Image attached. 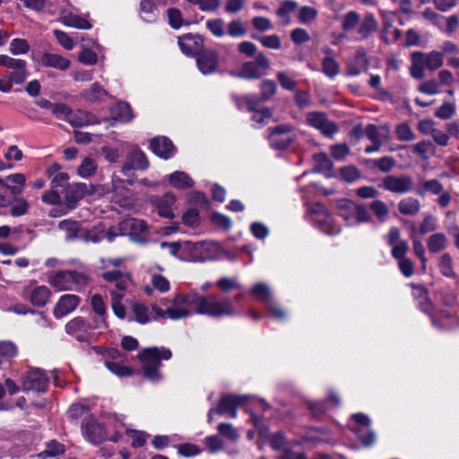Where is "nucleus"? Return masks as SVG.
Wrapping results in <instances>:
<instances>
[{
	"label": "nucleus",
	"mask_w": 459,
	"mask_h": 459,
	"mask_svg": "<svg viewBox=\"0 0 459 459\" xmlns=\"http://www.w3.org/2000/svg\"><path fill=\"white\" fill-rule=\"evenodd\" d=\"M171 357V351L165 347H151L141 351L138 359L142 363L144 377L152 383L161 380L160 360H169Z\"/></svg>",
	"instance_id": "nucleus-1"
},
{
	"label": "nucleus",
	"mask_w": 459,
	"mask_h": 459,
	"mask_svg": "<svg viewBox=\"0 0 459 459\" xmlns=\"http://www.w3.org/2000/svg\"><path fill=\"white\" fill-rule=\"evenodd\" d=\"M195 313L219 318L234 316L237 310L232 301L228 298H219L215 295L203 296L196 292V309Z\"/></svg>",
	"instance_id": "nucleus-2"
},
{
	"label": "nucleus",
	"mask_w": 459,
	"mask_h": 459,
	"mask_svg": "<svg viewBox=\"0 0 459 459\" xmlns=\"http://www.w3.org/2000/svg\"><path fill=\"white\" fill-rule=\"evenodd\" d=\"M411 65L410 68L411 75L417 80H421L425 76V69L436 71L443 66L444 57L439 51L430 52L415 51L411 54Z\"/></svg>",
	"instance_id": "nucleus-3"
},
{
	"label": "nucleus",
	"mask_w": 459,
	"mask_h": 459,
	"mask_svg": "<svg viewBox=\"0 0 459 459\" xmlns=\"http://www.w3.org/2000/svg\"><path fill=\"white\" fill-rule=\"evenodd\" d=\"M89 281V276L84 272L59 271L49 277L48 282L56 290H80Z\"/></svg>",
	"instance_id": "nucleus-4"
},
{
	"label": "nucleus",
	"mask_w": 459,
	"mask_h": 459,
	"mask_svg": "<svg viewBox=\"0 0 459 459\" xmlns=\"http://www.w3.org/2000/svg\"><path fill=\"white\" fill-rule=\"evenodd\" d=\"M196 309V292L191 291L186 294H175L171 305L167 307L169 318L171 320H180L192 316Z\"/></svg>",
	"instance_id": "nucleus-5"
},
{
	"label": "nucleus",
	"mask_w": 459,
	"mask_h": 459,
	"mask_svg": "<svg viewBox=\"0 0 459 459\" xmlns=\"http://www.w3.org/2000/svg\"><path fill=\"white\" fill-rule=\"evenodd\" d=\"M413 185V179L411 176L402 174L385 177L379 186L393 194L404 195L412 191Z\"/></svg>",
	"instance_id": "nucleus-6"
},
{
	"label": "nucleus",
	"mask_w": 459,
	"mask_h": 459,
	"mask_svg": "<svg viewBox=\"0 0 459 459\" xmlns=\"http://www.w3.org/2000/svg\"><path fill=\"white\" fill-rule=\"evenodd\" d=\"M269 67L270 62L268 58L263 53H259L255 61L246 62L242 65L237 76L248 80L259 79Z\"/></svg>",
	"instance_id": "nucleus-7"
},
{
	"label": "nucleus",
	"mask_w": 459,
	"mask_h": 459,
	"mask_svg": "<svg viewBox=\"0 0 459 459\" xmlns=\"http://www.w3.org/2000/svg\"><path fill=\"white\" fill-rule=\"evenodd\" d=\"M310 211L313 221L319 225L324 232L328 235H336L341 231L340 227L334 225L333 218L324 205L315 204L310 208Z\"/></svg>",
	"instance_id": "nucleus-8"
},
{
	"label": "nucleus",
	"mask_w": 459,
	"mask_h": 459,
	"mask_svg": "<svg viewBox=\"0 0 459 459\" xmlns=\"http://www.w3.org/2000/svg\"><path fill=\"white\" fill-rule=\"evenodd\" d=\"M307 123L317 129L326 137H333L338 131V126L329 120L324 112H309L306 117Z\"/></svg>",
	"instance_id": "nucleus-9"
},
{
	"label": "nucleus",
	"mask_w": 459,
	"mask_h": 459,
	"mask_svg": "<svg viewBox=\"0 0 459 459\" xmlns=\"http://www.w3.org/2000/svg\"><path fill=\"white\" fill-rule=\"evenodd\" d=\"M49 378L46 373L39 369L34 368L28 371L22 380L23 392H45L48 385Z\"/></svg>",
	"instance_id": "nucleus-10"
},
{
	"label": "nucleus",
	"mask_w": 459,
	"mask_h": 459,
	"mask_svg": "<svg viewBox=\"0 0 459 459\" xmlns=\"http://www.w3.org/2000/svg\"><path fill=\"white\" fill-rule=\"evenodd\" d=\"M22 298L35 307H44L50 299L51 291L45 285L33 287L30 283L25 286L21 292Z\"/></svg>",
	"instance_id": "nucleus-11"
},
{
	"label": "nucleus",
	"mask_w": 459,
	"mask_h": 459,
	"mask_svg": "<svg viewBox=\"0 0 459 459\" xmlns=\"http://www.w3.org/2000/svg\"><path fill=\"white\" fill-rule=\"evenodd\" d=\"M149 167V161L143 151L138 148L130 152L121 168L124 176L129 177L134 170H145Z\"/></svg>",
	"instance_id": "nucleus-12"
},
{
	"label": "nucleus",
	"mask_w": 459,
	"mask_h": 459,
	"mask_svg": "<svg viewBox=\"0 0 459 459\" xmlns=\"http://www.w3.org/2000/svg\"><path fill=\"white\" fill-rule=\"evenodd\" d=\"M101 277L109 284L108 290L114 289L115 292H122L123 294H125V291L131 282L130 274L120 269L106 271L101 274Z\"/></svg>",
	"instance_id": "nucleus-13"
},
{
	"label": "nucleus",
	"mask_w": 459,
	"mask_h": 459,
	"mask_svg": "<svg viewBox=\"0 0 459 459\" xmlns=\"http://www.w3.org/2000/svg\"><path fill=\"white\" fill-rule=\"evenodd\" d=\"M120 236H129L134 241L141 242L142 235L147 230V224L143 220L127 218L118 224Z\"/></svg>",
	"instance_id": "nucleus-14"
},
{
	"label": "nucleus",
	"mask_w": 459,
	"mask_h": 459,
	"mask_svg": "<svg viewBox=\"0 0 459 459\" xmlns=\"http://www.w3.org/2000/svg\"><path fill=\"white\" fill-rule=\"evenodd\" d=\"M293 140L292 127L289 125H280L276 126L269 136L271 146L278 150L287 148Z\"/></svg>",
	"instance_id": "nucleus-15"
},
{
	"label": "nucleus",
	"mask_w": 459,
	"mask_h": 459,
	"mask_svg": "<svg viewBox=\"0 0 459 459\" xmlns=\"http://www.w3.org/2000/svg\"><path fill=\"white\" fill-rule=\"evenodd\" d=\"M352 418L360 425L359 427L353 429L358 438L364 446H371L376 440V435L369 428L370 419L364 413L353 414Z\"/></svg>",
	"instance_id": "nucleus-16"
},
{
	"label": "nucleus",
	"mask_w": 459,
	"mask_h": 459,
	"mask_svg": "<svg viewBox=\"0 0 459 459\" xmlns=\"http://www.w3.org/2000/svg\"><path fill=\"white\" fill-rule=\"evenodd\" d=\"M82 429L85 437L91 443L100 444L108 439L103 426L91 417L83 420Z\"/></svg>",
	"instance_id": "nucleus-17"
},
{
	"label": "nucleus",
	"mask_w": 459,
	"mask_h": 459,
	"mask_svg": "<svg viewBox=\"0 0 459 459\" xmlns=\"http://www.w3.org/2000/svg\"><path fill=\"white\" fill-rule=\"evenodd\" d=\"M81 303V298L75 294L62 295L53 308V315L56 319H61L69 315Z\"/></svg>",
	"instance_id": "nucleus-18"
},
{
	"label": "nucleus",
	"mask_w": 459,
	"mask_h": 459,
	"mask_svg": "<svg viewBox=\"0 0 459 459\" xmlns=\"http://www.w3.org/2000/svg\"><path fill=\"white\" fill-rule=\"evenodd\" d=\"M247 396L245 395H226L218 403L216 412L219 414H229L230 418L237 417V409L245 404Z\"/></svg>",
	"instance_id": "nucleus-19"
},
{
	"label": "nucleus",
	"mask_w": 459,
	"mask_h": 459,
	"mask_svg": "<svg viewBox=\"0 0 459 459\" xmlns=\"http://www.w3.org/2000/svg\"><path fill=\"white\" fill-rule=\"evenodd\" d=\"M87 17L88 14L82 16L68 8H64L60 12V20L65 26L79 30H90L92 28V24Z\"/></svg>",
	"instance_id": "nucleus-20"
},
{
	"label": "nucleus",
	"mask_w": 459,
	"mask_h": 459,
	"mask_svg": "<svg viewBox=\"0 0 459 459\" xmlns=\"http://www.w3.org/2000/svg\"><path fill=\"white\" fill-rule=\"evenodd\" d=\"M176 196L173 193L168 192L161 196L152 199V204L157 209L158 214L163 218L173 219L175 217Z\"/></svg>",
	"instance_id": "nucleus-21"
},
{
	"label": "nucleus",
	"mask_w": 459,
	"mask_h": 459,
	"mask_svg": "<svg viewBox=\"0 0 459 459\" xmlns=\"http://www.w3.org/2000/svg\"><path fill=\"white\" fill-rule=\"evenodd\" d=\"M196 64L202 74H212L217 69L218 55L213 50H203L197 54Z\"/></svg>",
	"instance_id": "nucleus-22"
},
{
	"label": "nucleus",
	"mask_w": 459,
	"mask_h": 459,
	"mask_svg": "<svg viewBox=\"0 0 459 459\" xmlns=\"http://www.w3.org/2000/svg\"><path fill=\"white\" fill-rule=\"evenodd\" d=\"M150 148L157 156L168 160L176 152L173 143L165 136L155 137L151 140Z\"/></svg>",
	"instance_id": "nucleus-23"
},
{
	"label": "nucleus",
	"mask_w": 459,
	"mask_h": 459,
	"mask_svg": "<svg viewBox=\"0 0 459 459\" xmlns=\"http://www.w3.org/2000/svg\"><path fill=\"white\" fill-rule=\"evenodd\" d=\"M89 193V187L85 183H76L69 186L65 191V205L69 209H74L77 203Z\"/></svg>",
	"instance_id": "nucleus-24"
},
{
	"label": "nucleus",
	"mask_w": 459,
	"mask_h": 459,
	"mask_svg": "<svg viewBox=\"0 0 459 459\" xmlns=\"http://www.w3.org/2000/svg\"><path fill=\"white\" fill-rule=\"evenodd\" d=\"M90 330V324L81 316L74 317L65 325L66 333L74 336L80 342L86 340Z\"/></svg>",
	"instance_id": "nucleus-25"
},
{
	"label": "nucleus",
	"mask_w": 459,
	"mask_h": 459,
	"mask_svg": "<svg viewBox=\"0 0 459 459\" xmlns=\"http://www.w3.org/2000/svg\"><path fill=\"white\" fill-rule=\"evenodd\" d=\"M39 65L43 67H51L60 71L67 70L71 62L61 55L45 52L39 57Z\"/></svg>",
	"instance_id": "nucleus-26"
},
{
	"label": "nucleus",
	"mask_w": 459,
	"mask_h": 459,
	"mask_svg": "<svg viewBox=\"0 0 459 459\" xmlns=\"http://www.w3.org/2000/svg\"><path fill=\"white\" fill-rule=\"evenodd\" d=\"M160 247L162 249L168 248L169 254L180 260H186L187 257L185 255V252L188 250H198L200 248L199 243L185 242L183 244L179 242H161Z\"/></svg>",
	"instance_id": "nucleus-27"
},
{
	"label": "nucleus",
	"mask_w": 459,
	"mask_h": 459,
	"mask_svg": "<svg viewBox=\"0 0 459 459\" xmlns=\"http://www.w3.org/2000/svg\"><path fill=\"white\" fill-rule=\"evenodd\" d=\"M91 307L93 312L98 316L95 321V328H108L107 316L108 311L106 304L100 294H94L91 299Z\"/></svg>",
	"instance_id": "nucleus-28"
},
{
	"label": "nucleus",
	"mask_w": 459,
	"mask_h": 459,
	"mask_svg": "<svg viewBox=\"0 0 459 459\" xmlns=\"http://www.w3.org/2000/svg\"><path fill=\"white\" fill-rule=\"evenodd\" d=\"M364 134L371 143L377 144H383L390 139V128L386 125L377 126L369 124L365 127Z\"/></svg>",
	"instance_id": "nucleus-29"
},
{
	"label": "nucleus",
	"mask_w": 459,
	"mask_h": 459,
	"mask_svg": "<svg viewBox=\"0 0 459 459\" xmlns=\"http://www.w3.org/2000/svg\"><path fill=\"white\" fill-rule=\"evenodd\" d=\"M67 122L74 127H82L98 123L97 118L91 113L78 109L71 110Z\"/></svg>",
	"instance_id": "nucleus-30"
},
{
	"label": "nucleus",
	"mask_w": 459,
	"mask_h": 459,
	"mask_svg": "<svg viewBox=\"0 0 459 459\" xmlns=\"http://www.w3.org/2000/svg\"><path fill=\"white\" fill-rule=\"evenodd\" d=\"M201 41L202 39L200 36L186 34L178 39V45L181 51L185 55L190 56L195 54L198 51L199 44L201 43Z\"/></svg>",
	"instance_id": "nucleus-31"
},
{
	"label": "nucleus",
	"mask_w": 459,
	"mask_h": 459,
	"mask_svg": "<svg viewBox=\"0 0 459 459\" xmlns=\"http://www.w3.org/2000/svg\"><path fill=\"white\" fill-rule=\"evenodd\" d=\"M420 202L414 197H406L398 203L400 213L405 216H415L420 210Z\"/></svg>",
	"instance_id": "nucleus-32"
},
{
	"label": "nucleus",
	"mask_w": 459,
	"mask_h": 459,
	"mask_svg": "<svg viewBox=\"0 0 459 459\" xmlns=\"http://www.w3.org/2000/svg\"><path fill=\"white\" fill-rule=\"evenodd\" d=\"M443 190V185L437 179H429L420 183L415 192L418 195L424 196L429 193L432 195H439Z\"/></svg>",
	"instance_id": "nucleus-33"
},
{
	"label": "nucleus",
	"mask_w": 459,
	"mask_h": 459,
	"mask_svg": "<svg viewBox=\"0 0 459 459\" xmlns=\"http://www.w3.org/2000/svg\"><path fill=\"white\" fill-rule=\"evenodd\" d=\"M169 183L178 189H186L193 186L194 181L184 171H175L169 175Z\"/></svg>",
	"instance_id": "nucleus-34"
},
{
	"label": "nucleus",
	"mask_w": 459,
	"mask_h": 459,
	"mask_svg": "<svg viewBox=\"0 0 459 459\" xmlns=\"http://www.w3.org/2000/svg\"><path fill=\"white\" fill-rule=\"evenodd\" d=\"M378 22L372 13H368L359 23L358 34L361 39L368 38V36L377 30Z\"/></svg>",
	"instance_id": "nucleus-35"
},
{
	"label": "nucleus",
	"mask_w": 459,
	"mask_h": 459,
	"mask_svg": "<svg viewBox=\"0 0 459 459\" xmlns=\"http://www.w3.org/2000/svg\"><path fill=\"white\" fill-rule=\"evenodd\" d=\"M109 294L111 297L110 305L114 314L119 319H125L126 316V310L122 303L125 294L122 292H115L114 289L109 290Z\"/></svg>",
	"instance_id": "nucleus-36"
},
{
	"label": "nucleus",
	"mask_w": 459,
	"mask_h": 459,
	"mask_svg": "<svg viewBox=\"0 0 459 459\" xmlns=\"http://www.w3.org/2000/svg\"><path fill=\"white\" fill-rule=\"evenodd\" d=\"M140 15L146 22H155L159 16V11L150 0H142L140 3Z\"/></svg>",
	"instance_id": "nucleus-37"
},
{
	"label": "nucleus",
	"mask_w": 459,
	"mask_h": 459,
	"mask_svg": "<svg viewBox=\"0 0 459 459\" xmlns=\"http://www.w3.org/2000/svg\"><path fill=\"white\" fill-rule=\"evenodd\" d=\"M262 100V97L255 95H245L236 98V104L239 109H247L248 111H255L258 109Z\"/></svg>",
	"instance_id": "nucleus-38"
},
{
	"label": "nucleus",
	"mask_w": 459,
	"mask_h": 459,
	"mask_svg": "<svg viewBox=\"0 0 459 459\" xmlns=\"http://www.w3.org/2000/svg\"><path fill=\"white\" fill-rule=\"evenodd\" d=\"M413 297L418 300V306L421 311L429 314L432 310V303L428 297L427 290L422 286L413 289Z\"/></svg>",
	"instance_id": "nucleus-39"
},
{
	"label": "nucleus",
	"mask_w": 459,
	"mask_h": 459,
	"mask_svg": "<svg viewBox=\"0 0 459 459\" xmlns=\"http://www.w3.org/2000/svg\"><path fill=\"white\" fill-rule=\"evenodd\" d=\"M250 293L258 300L268 305L272 299V291L270 287L264 282H258L255 284L250 290Z\"/></svg>",
	"instance_id": "nucleus-40"
},
{
	"label": "nucleus",
	"mask_w": 459,
	"mask_h": 459,
	"mask_svg": "<svg viewBox=\"0 0 459 459\" xmlns=\"http://www.w3.org/2000/svg\"><path fill=\"white\" fill-rule=\"evenodd\" d=\"M446 245L447 238L441 232L432 234L427 241L428 249L430 253H438L445 249Z\"/></svg>",
	"instance_id": "nucleus-41"
},
{
	"label": "nucleus",
	"mask_w": 459,
	"mask_h": 459,
	"mask_svg": "<svg viewBox=\"0 0 459 459\" xmlns=\"http://www.w3.org/2000/svg\"><path fill=\"white\" fill-rule=\"evenodd\" d=\"M7 182L12 185L7 186V188L11 191L12 195H18L22 194V189L26 183V178L22 173H14L6 177Z\"/></svg>",
	"instance_id": "nucleus-42"
},
{
	"label": "nucleus",
	"mask_w": 459,
	"mask_h": 459,
	"mask_svg": "<svg viewBox=\"0 0 459 459\" xmlns=\"http://www.w3.org/2000/svg\"><path fill=\"white\" fill-rule=\"evenodd\" d=\"M112 115L116 120L129 122L133 118L130 106L126 102H119L112 108Z\"/></svg>",
	"instance_id": "nucleus-43"
},
{
	"label": "nucleus",
	"mask_w": 459,
	"mask_h": 459,
	"mask_svg": "<svg viewBox=\"0 0 459 459\" xmlns=\"http://www.w3.org/2000/svg\"><path fill=\"white\" fill-rule=\"evenodd\" d=\"M65 446L56 440L48 442L46 449L38 454V458L48 459L49 457H56L65 453Z\"/></svg>",
	"instance_id": "nucleus-44"
},
{
	"label": "nucleus",
	"mask_w": 459,
	"mask_h": 459,
	"mask_svg": "<svg viewBox=\"0 0 459 459\" xmlns=\"http://www.w3.org/2000/svg\"><path fill=\"white\" fill-rule=\"evenodd\" d=\"M16 345L9 341L0 342V363L8 361L17 355Z\"/></svg>",
	"instance_id": "nucleus-45"
},
{
	"label": "nucleus",
	"mask_w": 459,
	"mask_h": 459,
	"mask_svg": "<svg viewBox=\"0 0 459 459\" xmlns=\"http://www.w3.org/2000/svg\"><path fill=\"white\" fill-rule=\"evenodd\" d=\"M48 173L53 176L51 180L52 188L62 186L68 180V175L60 171V167L57 164L53 165L48 169Z\"/></svg>",
	"instance_id": "nucleus-46"
},
{
	"label": "nucleus",
	"mask_w": 459,
	"mask_h": 459,
	"mask_svg": "<svg viewBox=\"0 0 459 459\" xmlns=\"http://www.w3.org/2000/svg\"><path fill=\"white\" fill-rule=\"evenodd\" d=\"M97 162L94 159L87 157L84 158L77 168V173L82 178H88L92 176L97 169Z\"/></svg>",
	"instance_id": "nucleus-47"
},
{
	"label": "nucleus",
	"mask_w": 459,
	"mask_h": 459,
	"mask_svg": "<svg viewBox=\"0 0 459 459\" xmlns=\"http://www.w3.org/2000/svg\"><path fill=\"white\" fill-rule=\"evenodd\" d=\"M369 207L380 222L385 221L389 214V208L384 201L375 200Z\"/></svg>",
	"instance_id": "nucleus-48"
},
{
	"label": "nucleus",
	"mask_w": 459,
	"mask_h": 459,
	"mask_svg": "<svg viewBox=\"0 0 459 459\" xmlns=\"http://www.w3.org/2000/svg\"><path fill=\"white\" fill-rule=\"evenodd\" d=\"M206 27L211 33L217 38H221L226 35L225 22L221 18L208 20L206 22Z\"/></svg>",
	"instance_id": "nucleus-49"
},
{
	"label": "nucleus",
	"mask_w": 459,
	"mask_h": 459,
	"mask_svg": "<svg viewBox=\"0 0 459 459\" xmlns=\"http://www.w3.org/2000/svg\"><path fill=\"white\" fill-rule=\"evenodd\" d=\"M9 51L14 56L25 55L30 51V44L25 39L15 38L10 42Z\"/></svg>",
	"instance_id": "nucleus-50"
},
{
	"label": "nucleus",
	"mask_w": 459,
	"mask_h": 459,
	"mask_svg": "<svg viewBox=\"0 0 459 459\" xmlns=\"http://www.w3.org/2000/svg\"><path fill=\"white\" fill-rule=\"evenodd\" d=\"M253 39L258 40L264 48L270 49H280L281 47V41L278 35H267V36H252Z\"/></svg>",
	"instance_id": "nucleus-51"
},
{
	"label": "nucleus",
	"mask_w": 459,
	"mask_h": 459,
	"mask_svg": "<svg viewBox=\"0 0 459 459\" xmlns=\"http://www.w3.org/2000/svg\"><path fill=\"white\" fill-rule=\"evenodd\" d=\"M350 209L355 212L354 224L369 222L371 215L364 205L350 204Z\"/></svg>",
	"instance_id": "nucleus-52"
},
{
	"label": "nucleus",
	"mask_w": 459,
	"mask_h": 459,
	"mask_svg": "<svg viewBox=\"0 0 459 459\" xmlns=\"http://www.w3.org/2000/svg\"><path fill=\"white\" fill-rule=\"evenodd\" d=\"M396 138L402 142H411L415 139L412 129L407 123L398 124L395 127Z\"/></svg>",
	"instance_id": "nucleus-53"
},
{
	"label": "nucleus",
	"mask_w": 459,
	"mask_h": 459,
	"mask_svg": "<svg viewBox=\"0 0 459 459\" xmlns=\"http://www.w3.org/2000/svg\"><path fill=\"white\" fill-rule=\"evenodd\" d=\"M107 95V91L98 83L95 82L91 87L83 93L84 98L91 102L100 100Z\"/></svg>",
	"instance_id": "nucleus-54"
},
{
	"label": "nucleus",
	"mask_w": 459,
	"mask_h": 459,
	"mask_svg": "<svg viewBox=\"0 0 459 459\" xmlns=\"http://www.w3.org/2000/svg\"><path fill=\"white\" fill-rule=\"evenodd\" d=\"M323 73L329 78H334L340 72L338 63L332 56H325L322 62Z\"/></svg>",
	"instance_id": "nucleus-55"
},
{
	"label": "nucleus",
	"mask_w": 459,
	"mask_h": 459,
	"mask_svg": "<svg viewBox=\"0 0 459 459\" xmlns=\"http://www.w3.org/2000/svg\"><path fill=\"white\" fill-rule=\"evenodd\" d=\"M438 266L444 276L455 277V274L453 268V260L448 253H445L441 255Z\"/></svg>",
	"instance_id": "nucleus-56"
},
{
	"label": "nucleus",
	"mask_w": 459,
	"mask_h": 459,
	"mask_svg": "<svg viewBox=\"0 0 459 459\" xmlns=\"http://www.w3.org/2000/svg\"><path fill=\"white\" fill-rule=\"evenodd\" d=\"M132 310L134 314L135 320L140 324H146L149 322L148 307L143 304L134 301L132 304Z\"/></svg>",
	"instance_id": "nucleus-57"
},
{
	"label": "nucleus",
	"mask_w": 459,
	"mask_h": 459,
	"mask_svg": "<svg viewBox=\"0 0 459 459\" xmlns=\"http://www.w3.org/2000/svg\"><path fill=\"white\" fill-rule=\"evenodd\" d=\"M350 204H356L350 200L342 201L339 204V215L350 225H354L355 212L350 209Z\"/></svg>",
	"instance_id": "nucleus-58"
},
{
	"label": "nucleus",
	"mask_w": 459,
	"mask_h": 459,
	"mask_svg": "<svg viewBox=\"0 0 459 459\" xmlns=\"http://www.w3.org/2000/svg\"><path fill=\"white\" fill-rule=\"evenodd\" d=\"M359 23V15L354 12H348L342 18V29L345 31L354 30Z\"/></svg>",
	"instance_id": "nucleus-59"
},
{
	"label": "nucleus",
	"mask_w": 459,
	"mask_h": 459,
	"mask_svg": "<svg viewBox=\"0 0 459 459\" xmlns=\"http://www.w3.org/2000/svg\"><path fill=\"white\" fill-rule=\"evenodd\" d=\"M105 366L107 368L111 371L113 374L118 377H128L133 374V369L126 366H122L114 361H105Z\"/></svg>",
	"instance_id": "nucleus-60"
},
{
	"label": "nucleus",
	"mask_w": 459,
	"mask_h": 459,
	"mask_svg": "<svg viewBox=\"0 0 459 459\" xmlns=\"http://www.w3.org/2000/svg\"><path fill=\"white\" fill-rule=\"evenodd\" d=\"M152 287L160 292H167L170 289V283L167 278L159 273H153L151 280Z\"/></svg>",
	"instance_id": "nucleus-61"
},
{
	"label": "nucleus",
	"mask_w": 459,
	"mask_h": 459,
	"mask_svg": "<svg viewBox=\"0 0 459 459\" xmlns=\"http://www.w3.org/2000/svg\"><path fill=\"white\" fill-rule=\"evenodd\" d=\"M314 160L318 171L326 172L330 171L333 168V162L325 153L315 154Z\"/></svg>",
	"instance_id": "nucleus-62"
},
{
	"label": "nucleus",
	"mask_w": 459,
	"mask_h": 459,
	"mask_svg": "<svg viewBox=\"0 0 459 459\" xmlns=\"http://www.w3.org/2000/svg\"><path fill=\"white\" fill-rule=\"evenodd\" d=\"M455 113V105L450 102L443 103L435 112V116L440 119L446 120Z\"/></svg>",
	"instance_id": "nucleus-63"
},
{
	"label": "nucleus",
	"mask_w": 459,
	"mask_h": 459,
	"mask_svg": "<svg viewBox=\"0 0 459 459\" xmlns=\"http://www.w3.org/2000/svg\"><path fill=\"white\" fill-rule=\"evenodd\" d=\"M261 97L263 101L268 100L276 92V83L272 80H264L261 82Z\"/></svg>",
	"instance_id": "nucleus-64"
}]
</instances>
